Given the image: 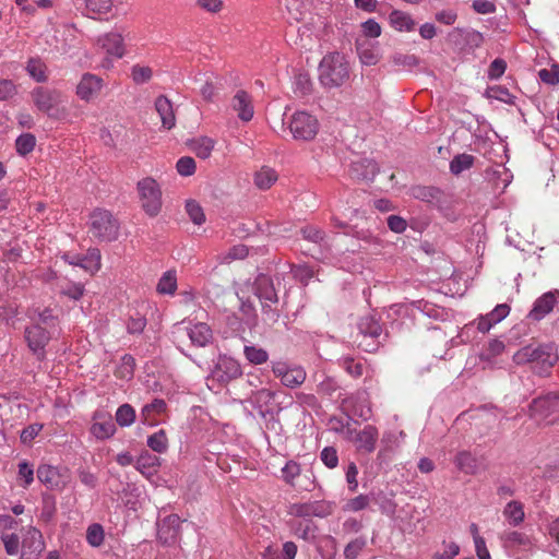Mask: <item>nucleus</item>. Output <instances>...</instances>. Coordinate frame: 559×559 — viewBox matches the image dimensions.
I'll use <instances>...</instances> for the list:
<instances>
[{
  "label": "nucleus",
  "mask_w": 559,
  "mask_h": 559,
  "mask_svg": "<svg viewBox=\"0 0 559 559\" xmlns=\"http://www.w3.org/2000/svg\"><path fill=\"white\" fill-rule=\"evenodd\" d=\"M320 459L328 468H335L338 464V455L334 447L323 448L320 453Z\"/></svg>",
  "instance_id": "13d9d810"
},
{
  "label": "nucleus",
  "mask_w": 559,
  "mask_h": 559,
  "mask_svg": "<svg viewBox=\"0 0 559 559\" xmlns=\"http://www.w3.org/2000/svg\"><path fill=\"white\" fill-rule=\"evenodd\" d=\"M53 331L47 330L40 324H33L25 330V338L29 349H44Z\"/></svg>",
  "instance_id": "6ab92c4d"
},
{
  "label": "nucleus",
  "mask_w": 559,
  "mask_h": 559,
  "mask_svg": "<svg viewBox=\"0 0 559 559\" xmlns=\"http://www.w3.org/2000/svg\"><path fill=\"white\" fill-rule=\"evenodd\" d=\"M215 142L213 139L207 136H202L195 139L192 142V150L197 154L198 157L202 159H206L211 156L212 151L214 148Z\"/></svg>",
  "instance_id": "ea45409f"
},
{
  "label": "nucleus",
  "mask_w": 559,
  "mask_h": 559,
  "mask_svg": "<svg viewBox=\"0 0 559 559\" xmlns=\"http://www.w3.org/2000/svg\"><path fill=\"white\" fill-rule=\"evenodd\" d=\"M231 107L241 121L248 122L253 118V105L251 97L245 91H237L231 99Z\"/></svg>",
  "instance_id": "aec40b11"
},
{
  "label": "nucleus",
  "mask_w": 559,
  "mask_h": 559,
  "mask_svg": "<svg viewBox=\"0 0 559 559\" xmlns=\"http://www.w3.org/2000/svg\"><path fill=\"white\" fill-rule=\"evenodd\" d=\"M177 289V276L175 271L165 272L159 278L156 290L162 295H174Z\"/></svg>",
  "instance_id": "e433bc0d"
},
{
  "label": "nucleus",
  "mask_w": 559,
  "mask_h": 559,
  "mask_svg": "<svg viewBox=\"0 0 559 559\" xmlns=\"http://www.w3.org/2000/svg\"><path fill=\"white\" fill-rule=\"evenodd\" d=\"M90 431L99 440L108 439L115 435L116 425L109 415L96 413Z\"/></svg>",
  "instance_id": "412c9836"
},
{
  "label": "nucleus",
  "mask_w": 559,
  "mask_h": 559,
  "mask_svg": "<svg viewBox=\"0 0 559 559\" xmlns=\"http://www.w3.org/2000/svg\"><path fill=\"white\" fill-rule=\"evenodd\" d=\"M103 87V80L92 73H85L81 78L78 86H76V95L82 100H91L94 98Z\"/></svg>",
  "instance_id": "f3484780"
},
{
  "label": "nucleus",
  "mask_w": 559,
  "mask_h": 559,
  "mask_svg": "<svg viewBox=\"0 0 559 559\" xmlns=\"http://www.w3.org/2000/svg\"><path fill=\"white\" fill-rule=\"evenodd\" d=\"M364 39L368 38H377L381 35V26L380 24L373 20L369 19L361 24Z\"/></svg>",
  "instance_id": "680f3d73"
},
{
  "label": "nucleus",
  "mask_w": 559,
  "mask_h": 559,
  "mask_svg": "<svg viewBox=\"0 0 559 559\" xmlns=\"http://www.w3.org/2000/svg\"><path fill=\"white\" fill-rule=\"evenodd\" d=\"M356 49L359 60L364 66H374L379 62V49L377 45L369 41L368 39L357 38Z\"/></svg>",
  "instance_id": "5701e85b"
},
{
  "label": "nucleus",
  "mask_w": 559,
  "mask_h": 559,
  "mask_svg": "<svg viewBox=\"0 0 559 559\" xmlns=\"http://www.w3.org/2000/svg\"><path fill=\"white\" fill-rule=\"evenodd\" d=\"M37 478L48 489L52 490H62L67 485V480L59 469L51 465H40L37 468Z\"/></svg>",
  "instance_id": "dca6fc26"
},
{
  "label": "nucleus",
  "mask_w": 559,
  "mask_h": 559,
  "mask_svg": "<svg viewBox=\"0 0 559 559\" xmlns=\"http://www.w3.org/2000/svg\"><path fill=\"white\" fill-rule=\"evenodd\" d=\"M352 69L344 53H326L319 63L318 79L325 90L340 88L350 80Z\"/></svg>",
  "instance_id": "f257e3e1"
},
{
  "label": "nucleus",
  "mask_w": 559,
  "mask_h": 559,
  "mask_svg": "<svg viewBox=\"0 0 559 559\" xmlns=\"http://www.w3.org/2000/svg\"><path fill=\"white\" fill-rule=\"evenodd\" d=\"M158 465V457L145 452L138 459L135 467L142 473H151V469Z\"/></svg>",
  "instance_id": "5fc2aeb1"
},
{
  "label": "nucleus",
  "mask_w": 559,
  "mask_h": 559,
  "mask_svg": "<svg viewBox=\"0 0 559 559\" xmlns=\"http://www.w3.org/2000/svg\"><path fill=\"white\" fill-rule=\"evenodd\" d=\"M95 46L97 51L106 56L103 62L104 68L110 67V58L121 59L126 55L123 36L116 31L99 35L95 41Z\"/></svg>",
  "instance_id": "423d86ee"
},
{
  "label": "nucleus",
  "mask_w": 559,
  "mask_h": 559,
  "mask_svg": "<svg viewBox=\"0 0 559 559\" xmlns=\"http://www.w3.org/2000/svg\"><path fill=\"white\" fill-rule=\"evenodd\" d=\"M155 109L165 129L170 130L175 127L176 118L173 104L166 96L160 95L155 99Z\"/></svg>",
  "instance_id": "393cba45"
},
{
  "label": "nucleus",
  "mask_w": 559,
  "mask_h": 559,
  "mask_svg": "<svg viewBox=\"0 0 559 559\" xmlns=\"http://www.w3.org/2000/svg\"><path fill=\"white\" fill-rule=\"evenodd\" d=\"M115 418L120 427H130L136 418L135 409L132 405L124 403L118 407Z\"/></svg>",
  "instance_id": "4c0bfd02"
},
{
  "label": "nucleus",
  "mask_w": 559,
  "mask_h": 559,
  "mask_svg": "<svg viewBox=\"0 0 559 559\" xmlns=\"http://www.w3.org/2000/svg\"><path fill=\"white\" fill-rule=\"evenodd\" d=\"M475 157L469 154H459L450 163V170L453 175H460L469 169L474 164Z\"/></svg>",
  "instance_id": "a19ab883"
},
{
  "label": "nucleus",
  "mask_w": 559,
  "mask_h": 559,
  "mask_svg": "<svg viewBox=\"0 0 559 559\" xmlns=\"http://www.w3.org/2000/svg\"><path fill=\"white\" fill-rule=\"evenodd\" d=\"M248 255V248L245 245H236L228 252L219 255L221 263H230L235 260L245 259Z\"/></svg>",
  "instance_id": "8fccbe9b"
},
{
  "label": "nucleus",
  "mask_w": 559,
  "mask_h": 559,
  "mask_svg": "<svg viewBox=\"0 0 559 559\" xmlns=\"http://www.w3.org/2000/svg\"><path fill=\"white\" fill-rule=\"evenodd\" d=\"M5 552L10 556H15L19 554L20 549V538L16 534H3L1 537Z\"/></svg>",
  "instance_id": "bf43d9fd"
},
{
  "label": "nucleus",
  "mask_w": 559,
  "mask_h": 559,
  "mask_svg": "<svg viewBox=\"0 0 559 559\" xmlns=\"http://www.w3.org/2000/svg\"><path fill=\"white\" fill-rule=\"evenodd\" d=\"M32 318L35 321L34 324H40L47 330L53 331V333H56L57 318L52 314L50 309L46 308L41 311H38Z\"/></svg>",
  "instance_id": "a18cd8bd"
},
{
  "label": "nucleus",
  "mask_w": 559,
  "mask_h": 559,
  "mask_svg": "<svg viewBox=\"0 0 559 559\" xmlns=\"http://www.w3.org/2000/svg\"><path fill=\"white\" fill-rule=\"evenodd\" d=\"M134 367L135 359L130 354H126L121 357V362L116 369V376L120 379L130 380L133 377Z\"/></svg>",
  "instance_id": "79ce46f5"
},
{
  "label": "nucleus",
  "mask_w": 559,
  "mask_h": 559,
  "mask_svg": "<svg viewBox=\"0 0 559 559\" xmlns=\"http://www.w3.org/2000/svg\"><path fill=\"white\" fill-rule=\"evenodd\" d=\"M275 399V392L270 389H260L251 394V402L259 409V414L265 417L269 411L263 409L269 406Z\"/></svg>",
  "instance_id": "2f4dec72"
},
{
  "label": "nucleus",
  "mask_w": 559,
  "mask_h": 559,
  "mask_svg": "<svg viewBox=\"0 0 559 559\" xmlns=\"http://www.w3.org/2000/svg\"><path fill=\"white\" fill-rule=\"evenodd\" d=\"M542 82L556 85L559 83V66L554 64L550 69H542L538 72Z\"/></svg>",
  "instance_id": "052dcab7"
},
{
  "label": "nucleus",
  "mask_w": 559,
  "mask_h": 559,
  "mask_svg": "<svg viewBox=\"0 0 559 559\" xmlns=\"http://www.w3.org/2000/svg\"><path fill=\"white\" fill-rule=\"evenodd\" d=\"M411 194L413 198L427 202L435 203L439 202L441 197V191L435 187H426V186H415L411 190Z\"/></svg>",
  "instance_id": "f704fd0d"
},
{
  "label": "nucleus",
  "mask_w": 559,
  "mask_h": 559,
  "mask_svg": "<svg viewBox=\"0 0 559 559\" xmlns=\"http://www.w3.org/2000/svg\"><path fill=\"white\" fill-rule=\"evenodd\" d=\"M300 233L306 240H309L314 243H320L324 239L323 230L314 226L302 227Z\"/></svg>",
  "instance_id": "338daca9"
},
{
  "label": "nucleus",
  "mask_w": 559,
  "mask_h": 559,
  "mask_svg": "<svg viewBox=\"0 0 559 559\" xmlns=\"http://www.w3.org/2000/svg\"><path fill=\"white\" fill-rule=\"evenodd\" d=\"M391 26L399 32H412L416 27V22L407 12L394 10L389 15Z\"/></svg>",
  "instance_id": "c756f323"
},
{
  "label": "nucleus",
  "mask_w": 559,
  "mask_h": 559,
  "mask_svg": "<svg viewBox=\"0 0 559 559\" xmlns=\"http://www.w3.org/2000/svg\"><path fill=\"white\" fill-rule=\"evenodd\" d=\"M167 404L163 399H154L151 403L145 404L141 409V421L144 425H156V416L166 412Z\"/></svg>",
  "instance_id": "cd10ccee"
},
{
  "label": "nucleus",
  "mask_w": 559,
  "mask_h": 559,
  "mask_svg": "<svg viewBox=\"0 0 559 559\" xmlns=\"http://www.w3.org/2000/svg\"><path fill=\"white\" fill-rule=\"evenodd\" d=\"M177 171L181 176H191L195 171V162L192 157H181L176 165Z\"/></svg>",
  "instance_id": "69168bd1"
},
{
  "label": "nucleus",
  "mask_w": 559,
  "mask_h": 559,
  "mask_svg": "<svg viewBox=\"0 0 559 559\" xmlns=\"http://www.w3.org/2000/svg\"><path fill=\"white\" fill-rule=\"evenodd\" d=\"M180 535V518L170 514L158 523L157 539L164 546H171L177 543Z\"/></svg>",
  "instance_id": "f8f14e48"
},
{
  "label": "nucleus",
  "mask_w": 559,
  "mask_h": 559,
  "mask_svg": "<svg viewBox=\"0 0 559 559\" xmlns=\"http://www.w3.org/2000/svg\"><path fill=\"white\" fill-rule=\"evenodd\" d=\"M503 540L509 546L528 547L532 544L531 538L526 534L518 531L506 533L503 535Z\"/></svg>",
  "instance_id": "3c124183"
},
{
  "label": "nucleus",
  "mask_w": 559,
  "mask_h": 559,
  "mask_svg": "<svg viewBox=\"0 0 559 559\" xmlns=\"http://www.w3.org/2000/svg\"><path fill=\"white\" fill-rule=\"evenodd\" d=\"M365 546H366V542L364 538H356V539L349 542L344 549L345 558L346 559H356Z\"/></svg>",
  "instance_id": "e2e57ef3"
},
{
  "label": "nucleus",
  "mask_w": 559,
  "mask_h": 559,
  "mask_svg": "<svg viewBox=\"0 0 559 559\" xmlns=\"http://www.w3.org/2000/svg\"><path fill=\"white\" fill-rule=\"evenodd\" d=\"M90 234L99 241H112L119 234V224L107 210L97 209L90 216Z\"/></svg>",
  "instance_id": "20e7f679"
},
{
  "label": "nucleus",
  "mask_w": 559,
  "mask_h": 559,
  "mask_svg": "<svg viewBox=\"0 0 559 559\" xmlns=\"http://www.w3.org/2000/svg\"><path fill=\"white\" fill-rule=\"evenodd\" d=\"M341 365L350 376L355 378L362 376L365 364L360 359L346 356L342 359Z\"/></svg>",
  "instance_id": "09e8293b"
},
{
  "label": "nucleus",
  "mask_w": 559,
  "mask_h": 559,
  "mask_svg": "<svg viewBox=\"0 0 559 559\" xmlns=\"http://www.w3.org/2000/svg\"><path fill=\"white\" fill-rule=\"evenodd\" d=\"M191 344L198 347H206L211 344L213 333L206 323H197L188 330Z\"/></svg>",
  "instance_id": "bb28decb"
},
{
  "label": "nucleus",
  "mask_w": 559,
  "mask_h": 559,
  "mask_svg": "<svg viewBox=\"0 0 559 559\" xmlns=\"http://www.w3.org/2000/svg\"><path fill=\"white\" fill-rule=\"evenodd\" d=\"M56 289L60 295L72 300H79L85 290L82 283L71 282L67 278H58L56 283Z\"/></svg>",
  "instance_id": "7c9ffc66"
},
{
  "label": "nucleus",
  "mask_w": 559,
  "mask_h": 559,
  "mask_svg": "<svg viewBox=\"0 0 559 559\" xmlns=\"http://www.w3.org/2000/svg\"><path fill=\"white\" fill-rule=\"evenodd\" d=\"M531 416L547 417L559 411V393H548L536 397L530 405Z\"/></svg>",
  "instance_id": "2eb2a0df"
},
{
  "label": "nucleus",
  "mask_w": 559,
  "mask_h": 559,
  "mask_svg": "<svg viewBox=\"0 0 559 559\" xmlns=\"http://www.w3.org/2000/svg\"><path fill=\"white\" fill-rule=\"evenodd\" d=\"M503 352H492V350H489V352H479L478 354L474 355V356H471L468 358V361L469 360H474L476 361L477 359H479L480 362L484 364L483 368L485 369L487 366L489 367H493V366H497L498 365V358L499 356L502 354Z\"/></svg>",
  "instance_id": "6e6d98bb"
},
{
  "label": "nucleus",
  "mask_w": 559,
  "mask_h": 559,
  "mask_svg": "<svg viewBox=\"0 0 559 559\" xmlns=\"http://www.w3.org/2000/svg\"><path fill=\"white\" fill-rule=\"evenodd\" d=\"M146 326V319L143 316L136 314L135 317H130L129 322L127 324L128 332L130 334H139Z\"/></svg>",
  "instance_id": "774afa93"
},
{
  "label": "nucleus",
  "mask_w": 559,
  "mask_h": 559,
  "mask_svg": "<svg viewBox=\"0 0 559 559\" xmlns=\"http://www.w3.org/2000/svg\"><path fill=\"white\" fill-rule=\"evenodd\" d=\"M105 539V532L100 524L93 523L86 530V540L92 547H99Z\"/></svg>",
  "instance_id": "de8ad7c7"
},
{
  "label": "nucleus",
  "mask_w": 559,
  "mask_h": 559,
  "mask_svg": "<svg viewBox=\"0 0 559 559\" xmlns=\"http://www.w3.org/2000/svg\"><path fill=\"white\" fill-rule=\"evenodd\" d=\"M45 548L41 533L29 527L21 543V559H37Z\"/></svg>",
  "instance_id": "ddd939ff"
},
{
  "label": "nucleus",
  "mask_w": 559,
  "mask_h": 559,
  "mask_svg": "<svg viewBox=\"0 0 559 559\" xmlns=\"http://www.w3.org/2000/svg\"><path fill=\"white\" fill-rule=\"evenodd\" d=\"M292 136L297 141H311L319 131L318 119L307 111H296L283 119Z\"/></svg>",
  "instance_id": "7ed1b4c3"
},
{
  "label": "nucleus",
  "mask_w": 559,
  "mask_h": 559,
  "mask_svg": "<svg viewBox=\"0 0 559 559\" xmlns=\"http://www.w3.org/2000/svg\"><path fill=\"white\" fill-rule=\"evenodd\" d=\"M503 515L511 525L518 526L524 521L523 504L519 501H510L503 510Z\"/></svg>",
  "instance_id": "c9c22d12"
},
{
  "label": "nucleus",
  "mask_w": 559,
  "mask_h": 559,
  "mask_svg": "<svg viewBox=\"0 0 559 559\" xmlns=\"http://www.w3.org/2000/svg\"><path fill=\"white\" fill-rule=\"evenodd\" d=\"M213 380L225 383L241 376L239 362L227 354H219L210 367Z\"/></svg>",
  "instance_id": "1a4fd4ad"
},
{
  "label": "nucleus",
  "mask_w": 559,
  "mask_h": 559,
  "mask_svg": "<svg viewBox=\"0 0 559 559\" xmlns=\"http://www.w3.org/2000/svg\"><path fill=\"white\" fill-rule=\"evenodd\" d=\"M510 313V307L507 304H499L492 311L486 316H480L476 322V330L485 334L493 325L501 322ZM475 323L465 326L463 333H468L474 329Z\"/></svg>",
  "instance_id": "9b49d317"
},
{
  "label": "nucleus",
  "mask_w": 559,
  "mask_h": 559,
  "mask_svg": "<svg viewBox=\"0 0 559 559\" xmlns=\"http://www.w3.org/2000/svg\"><path fill=\"white\" fill-rule=\"evenodd\" d=\"M534 357L532 370L538 374L547 372L559 359L557 352H531Z\"/></svg>",
  "instance_id": "a878e982"
},
{
  "label": "nucleus",
  "mask_w": 559,
  "mask_h": 559,
  "mask_svg": "<svg viewBox=\"0 0 559 559\" xmlns=\"http://www.w3.org/2000/svg\"><path fill=\"white\" fill-rule=\"evenodd\" d=\"M31 97L39 111L45 112L55 119H62L66 117V109L60 107L63 102V97L59 91L38 86L31 92Z\"/></svg>",
  "instance_id": "f03ea898"
},
{
  "label": "nucleus",
  "mask_w": 559,
  "mask_h": 559,
  "mask_svg": "<svg viewBox=\"0 0 559 559\" xmlns=\"http://www.w3.org/2000/svg\"><path fill=\"white\" fill-rule=\"evenodd\" d=\"M277 178V174L273 168L263 166L254 174L253 180L257 188L267 190L276 182Z\"/></svg>",
  "instance_id": "473e14b6"
},
{
  "label": "nucleus",
  "mask_w": 559,
  "mask_h": 559,
  "mask_svg": "<svg viewBox=\"0 0 559 559\" xmlns=\"http://www.w3.org/2000/svg\"><path fill=\"white\" fill-rule=\"evenodd\" d=\"M140 203L143 211L148 216H156L162 210V190L155 179L151 177L143 178L138 182Z\"/></svg>",
  "instance_id": "39448f33"
},
{
  "label": "nucleus",
  "mask_w": 559,
  "mask_h": 559,
  "mask_svg": "<svg viewBox=\"0 0 559 559\" xmlns=\"http://www.w3.org/2000/svg\"><path fill=\"white\" fill-rule=\"evenodd\" d=\"M289 513L301 519L325 518L332 513V506L325 501L294 503L290 506Z\"/></svg>",
  "instance_id": "9d476101"
},
{
  "label": "nucleus",
  "mask_w": 559,
  "mask_h": 559,
  "mask_svg": "<svg viewBox=\"0 0 559 559\" xmlns=\"http://www.w3.org/2000/svg\"><path fill=\"white\" fill-rule=\"evenodd\" d=\"M26 71L29 76L37 82H45L47 80L46 66L40 59H29L26 66Z\"/></svg>",
  "instance_id": "37998d69"
},
{
  "label": "nucleus",
  "mask_w": 559,
  "mask_h": 559,
  "mask_svg": "<svg viewBox=\"0 0 559 559\" xmlns=\"http://www.w3.org/2000/svg\"><path fill=\"white\" fill-rule=\"evenodd\" d=\"M557 304L556 296L552 293H546L534 302L533 309L528 313V318L539 321L545 318Z\"/></svg>",
  "instance_id": "b1692460"
},
{
  "label": "nucleus",
  "mask_w": 559,
  "mask_h": 559,
  "mask_svg": "<svg viewBox=\"0 0 559 559\" xmlns=\"http://www.w3.org/2000/svg\"><path fill=\"white\" fill-rule=\"evenodd\" d=\"M283 478L287 484H293L294 479L300 474V465L295 461H289L282 468Z\"/></svg>",
  "instance_id": "0e129e2a"
},
{
  "label": "nucleus",
  "mask_w": 559,
  "mask_h": 559,
  "mask_svg": "<svg viewBox=\"0 0 559 559\" xmlns=\"http://www.w3.org/2000/svg\"><path fill=\"white\" fill-rule=\"evenodd\" d=\"M378 437V429L372 425H367L362 430L356 432L353 441L357 451L369 454L374 451Z\"/></svg>",
  "instance_id": "a211bd4d"
},
{
  "label": "nucleus",
  "mask_w": 559,
  "mask_h": 559,
  "mask_svg": "<svg viewBox=\"0 0 559 559\" xmlns=\"http://www.w3.org/2000/svg\"><path fill=\"white\" fill-rule=\"evenodd\" d=\"M147 445L157 453H164L168 449V439L165 430L160 429L147 438Z\"/></svg>",
  "instance_id": "c03bdc74"
},
{
  "label": "nucleus",
  "mask_w": 559,
  "mask_h": 559,
  "mask_svg": "<svg viewBox=\"0 0 559 559\" xmlns=\"http://www.w3.org/2000/svg\"><path fill=\"white\" fill-rule=\"evenodd\" d=\"M378 173V165L369 158H359L352 163L349 174L358 180H372Z\"/></svg>",
  "instance_id": "4be33fe9"
},
{
  "label": "nucleus",
  "mask_w": 559,
  "mask_h": 559,
  "mask_svg": "<svg viewBox=\"0 0 559 559\" xmlns=\"http://www.w3.org/2000/svg\"><path fill=\"white\" fill-rule=\"evenodd\" d=\"M360 333L365 338H370L374 342L367 343V346H386V340L389 338L388 332H382V328L379 322L371 316L364 317L359 322Z\"/></svg>",
  "instance_id": "4468645a"
},
{
  "label": "nucleus",
  "mask_w": 559,
  "mask_h": 559,
  "mask_svg": "<svg viewBox=\"0 0 559 559\" xmlns=\"http://www.w3.org/2000/svg\"><path fill=\"white\" fill-rule=\"evenodd\" d=\"M88 12L96 14H107L112 8V0H84Z\"/></svg>",
  "instance_id": "603ef678"
},
{
  "label": "nucleus",
  "mask_w": 559,
  "mask_h": 559,
  "mask_svg": "<svg viewBox=\"0 0 559 559\" xmlns=\"http://www.w3.org/2000/svg\"><path fill=\"white\" fill-rule=\"evenodd\" d=\"M272 371L283 385L290 389L300 386L307 377L301 366L287 361H274L272 364Z\"/></svg>",
  "instance_id": "6e6552de"
},
{
  "label": "nucleus",
  "mask_w": 559,
  "mask_h": 559,
  "mask_svg": "<svg viewBox=\"0 0 559 559\" xmlns=\"http://www.w3.org/2000/svg\"><path fill=\"white\" fill-rule=\"evenodd\" d=\"M186 210H187V213H188L190 219L194 224L201 225L205 222V215H204L203 209L201 207V205L198 202H195L193 200L188 201L186 204Z\"/></svg>",
  "instance_id": "4d7b16f0"
},
{
  "label": "nucleus",
  "mask_w": 559,
  "mask_h": 559,
  "mask_svg": "<svg viewBox=\"0 0 559 559\" xmlns=\"http://www.w3.org/2000/svg\"><path fill=\"white\" fill-rule=\"evenodd\" d=\"M80 266L91 273L97 272L100 269V251L96 248L90 249L81 257Z\"/></svg>",
  "instance_id": "58836bf2"
},
{
  "label": "nucleus",
  "mask_w": 559,
  "mask_h": 559,
  "mask_svg": "<svg viewBox=\"0 0 559 559\" xmlns=\"http://www.w3.org/2000/svg\"><path fill=\"white\" fill-rule=\"evenodd\" d=\"M455 466L465 474L474 475L477 472V460L468 451H461L454 459Z\"/></svg>",
  "instance_id": "72a5a7b5"
},
{
  "label": "nucleus",
  "mask_w": 559,
  "mask_h": 559,
  "mask_svg": "<svg viewBox=\"0 0 559 559\" xmlns=\"http://www.w3.org/2000/svg\"><path fill=\"white\" fill-rule=\"evenodd\" d=\"M290 528L297 537L306 542H313L317 537L318 526L311 519L293 521Z\"/></svg>",
  "instance_id": "c85d7f7f"
},
{
  "label": "nucleus",
  "mask_w": 559,
  "mask_h": 559,
  "mask_svg": "<svg viewBox=\"0 0 559 559\" xmlns=\"http://www.w3.org/2000/svg\"><path fill=\"white\" fill-rule=\"evenodd\" d=\"M35 143L36 140L33 134L24 133L20 135L15 141L16 151L21 155H26L34 150Z\"/></svg>",
  "instance_id": "864d4df0"
},
{
  "label": "nucleus",
  "mask_w": 559,
  "mask_h": 559,
  "mask_svg": "<svg viewBox=\"0 0 559 559\" xmlns=\"http://www.w3.org/2000/svg\"><path fill=\"white\" fill-rule=\"evenodd\" d=\"M254 294L262 305V310L271 320H275L276 313L271 306L277 304L278 298L273 281L264 274H260L254 281Z\"/></svg>",
  "instance_id": "0eeeda50"
},
{
  "label": "nucleus",
  "mask_w": 559,
  "mask_h": 559,
  "mask_svg": "<svg viewBox=\"0 0 559 559\" xmlns=\"http://www.w3.org/2000/svg\"><path fill=\"white\" fill-rule=\"evenodd\" d=\"M130 76L135 84H144L153 78V70L148 66L134 64L131 67Z\"/></svg>",
  "instance_id": "49530a36"
}]
</instances>
